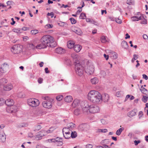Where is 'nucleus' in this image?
<instances>
[{"label": "nucleus", "instance_id": "1", "mask_svg": "<svg viewBox=\"0 0 148 148\" xmlns=\"http://www.w3.org/2000/svg\"><path fill=\"white\" fill-rule=\"evenodd\" d=\"M41 43L37 45L36 48L41 49L46 48L47 46L54 47L56 46L57 44L54 40L53 38L49 35H46L43 36L40 40Z\"/></svg>", "mask_w": 148, "mask_h": 148}, {"label": "nucleus", "instance_id": "2", "mask_svg": "<svg viewBox=\"0 0 148 148\" xmlns=\"http://www.w3.org/2000/svg\"><path fill=\"white\" fill-rule=\"evenodd\" d=\"M88 99L94 103L100 104L102 102V95L100 93L96 90L90 91L88 95Z\"/></svg>", "mask_w": 148, "mask_h": 148}, {"label": "nucleus", "instance_id": "3", "mask_svg": "<svg viewBox=\"0 0 148 148\" xmlns=\"http://www.w3.org/2000/svg\"><path fill=\"white\" fill-rule=\"evenodd\" d=\"M79 63L80 62L79 60H76L74 62V64L75 65V69L77 74L81 76L83 74L84 68Z\"/></svg>", "mask_w": 148, "mask_h": 148}, {"label": "nucleus", "instance_id": "4", "mask_svg": "<svg viewBox=\"0 0 148 148\" xmlns=\"http://www.w3.org/2000/svg\"><path fill=\"white\" fill-rule=\"evenodd\" d=\"M44 98L45 101L42 103L43 106L46 108H51L52 107L53 99L47 97H45Z\"/></svg>", "mask_w": 148, "mask_h": 148}, {"label": "nucleus", "instance_id": "5", "mask_svg": "<svg viewBox=\"0 0 148 148\" xmlns=\"http://www.w3.org/2000/svg\"><path fill=\"white\" fill-rule=\"evenodd\" d=\"M28 104L32 107H36L39 104V102L38 100L36 99H30L27 101Z\"/></svg>", "mask_w": 148, "mask_h": 148}, {"label": "nucleus", "instance_id": "6", "mask_svg": "<svg viewBox=\"0 0 148 148\" xmlns=\"http://www.w3.org/2000/svg\"><path fill=\"white\" fill-rule=\"evenodd\" d=\"M91 113H95L98 112L100 110L99 108L97 105H90L88 109Z\"/></svg>", "mask_w": 148, "mask_h": 148}, {"label": "nucleus", "instance_id": "7", "mask_svg": "<svg viewBox=\"0 0 148 148\" xmlns=\"http://www.w3.org/2000/svg\"><path fill=\"white\" fill-rule=\"evenodd\" d=\"M94 66L91 64H89L85 69V72L88 75L92 74L94 71Z\"/></svg>", "mask_w": 148, "mask_h": 148}, {"label": "nucleus", "instance_id": "8", "mask_svg": "<svg viewBox=\"0 0 148 148\" xmlns=\"http://www.w3.org/2000/svg\"><path fill=\"white\" fill-rule=\"evenodd\" d=\"M90 106L88 102L86 101H82L81 103V106L83 111L84 112L88 111Z\"/></svg>", "mask_w": 148, "mask_h": 148}, {"label": "nucleus", "instance_id": "9", "mask_svg": "<svg viewBox=\"0 0 148 148\" xmlns=\"http://www.w3.org/2000/svg\"><path fill=\"white\" fill-rule=\"evenodd\" d=\"M21 49L20 46L18 45H14L11 49V51L14 54H18L19 53Z\"/></svg>", "mask_w": 148, "mask_h": 148}, {"label": "nucleus", "instance_id": "10", "mask_svg": "<svg viewBox=\"0 0 148 148\" xmlns=\"http://www.w3.org/2000/svg\"><path fill=\"white\" fill-rule=\"evenodd\" d=\"M9 65L6 63H4L2 64L0 69V71L2 73L6 72L8 69Z\"/></svg>", "mask_w": 148, "mask_h": 148}, {"label": "nucleus", "instance_id": "11", "mask_svg": "<svg viewBox=\"0 0 148 148\" xmlns=\"http://www.w3.org/2000/svg\"><path fill=\"white\" fill-rule=\"evenodd\" d=\"M45 135V130H42L38 133V134L36 135V138H38V140H40L42 138V137Z\"/></svg>", "mask_w": 148, "mask_h": 148}, {"label": "nucleus", "instance_id": "12", "mask_svg": "<svg viewBox=\"0 0 148 148\" xmlns=\"http://www.w3.org/2000/svg\"><path fill=\"white\" fill-rule=\"evenodd\" d=\"M6 136L3 131H0V140L2 142H5Z\"/></svg>", "mask_w": 148, "mask_h": 148}, {"label": "nucleus", "instance_id": "13", "mask_svg": "<svg viewBox=\"0 0 148 148\" xmlns=\"http://www.w3.org/2000/svg\"><path fill=\"white\" fill-rule=\"evenodd\" d=\"M143 18H144V17L142 15H140V16H133L131 18L132 20L133 21H138L139 20H142Z\"/></svg>", "mask_w": 148, "mask_h": 148}, {"label": "nucleus", "instance_id": "14", "mask_svg": "<svg viewBox=\"0 0 148 148\" xmlns=\"http://www.w3.org/2000/svg\"><path fill=\"white\" fill-rule=\"evenodd\" d=\"M137 112V110L136 109H134L132 111L129 112L127 114V115L129 117L131 118L135 115Z\"/></svg>", "mask_w": 148, "mask_h": 148}, {"label": "nucleus", "instance_id": "15", "mask_svg": "<svg viewBox=\"0 0 148 148\" xmlns=\"http://www.w3.org/2000/svg\"><path fill=\"white\" fill-rule=\"evenodd\" d=\"M55 51L57 53L62 54L65 53V50L61 47H59L56 49Z\"/></svg>", "mask_w": 148, "mask_h": 148}, {"label": "nucleus", "instance_id": "16", "mask_svg": "<svg viewBox=\"0 0 148 148\" xmlns=\"http://www.w3.org/2000/svg\"><path fill=\"white\" fill-rule=\"evenodd\" d=\"M14 104V101L12 99H9L5 100V104L8 106H12Z\"/></svg>", "mask_w": 148, "mask_h": 148}, {"label": "nucleus", "instance_id": "17", "mask_svg": "<svg viewBox=\"0 0 148 148\" xmlns=\"http://www.w3.org/2000/svg\"><path fill=\"white\" fill-rule=\"evenodd\" d=\"M109 99V97L108 95L107 94H105L102 96V101L104 102H107Z\"/></svg>", "mask_w": 148, "mask_h": 148}, {"label": "nucleus", "instance_id": "18", "mask_svg": "<svg viewBox=\"0 0 148 148\" xmlns=\"http://www.w3.org/2000/svg\"><path fill=\"white\" fill-rule=\"evenodd\" d=\"M82 48L81 45L77 44L74 45L73 47L74 50L77 53L79 52Z\"/></svg>", "mask_w": 148, "mask_h": 148}, {"label": "nucleus", "instance_id": "19", "mask_svg": "<svg viewBox=\"0 0 148 148\" xmlns=\"http://www.w3.org/2000/svg\"><path fill=\"white\" fill-rule=\"evenodd\" d=\"M13 88V86L12 84H9L5 85L4 86V89L5 90L9 91L11 90Z\"/></svg>", "mask_w": 148, "mask_h": 148}, {"label": "nucleus", "instance_id": "20", "mask_svg": "<svg viewBox=\"0 0 148 148\" xmlns=\"http://www.w3.org/2000/svg\"><path fill=\"white\" fill-rule=\"evenodd\" d=\"M10 111L9 112L11 113H15L17 110V107L14 105H12V106H10Z\"/></svg>", "mask_w": 148, "mask_h": 148}, {"label": "nucleus", "instance_id": "21", "mask_svg": "<svg viewBox=\"0 0 148 148\" xmlns=\"http://www.w3.org/2000/svg\"><path fill=\"white\" fill-rule=\"evenodd\" d=\"M75 126V124L72 123H70L67 125V127L68 129L70 130L71 131H72L73 129L74 128Z\"/></svg>", "mask_w": 148, "mask_h": 148}, {"label": "nucleus", "instance_id": "22", "mask_svg": "<svg viewBox=\"0 0 148 148\" xmlns=\"http://www.w3.org/2000/svg\"><path fill=\"white\" fill-rule=\"evenodd\" d=\"M79 103V101L77 99H75L73 101L72 104V106L73 108H75L76 107L78 106Z\"/></svg>", "mask_w": 148, "mask_h": 148}, {"label": "nucleus", "instance_id": "23", "mask_svg": "<svg viewBox=\"0 0 148 148\" xmlns=\"http://www.w3.org/2000/svg\"><path fill=\"white\" fill-rule=\"evenodd\" d=\"M75 43L73 41H69L67 44V46L70 49H71L74 47Z\"/></svg>", "mask_w": 148, "mask_h": 148}, {"label": "nucleus", "instance_id": "24", "mask_svg": "<svg viewBox=\"0 0 148 148\" xmlns=\"http://www.w3.org/2000/svg\"><path fill=\"white\" fill-rule=\"evenodd\" d=\"M65 101L67 102H71L73 100V99L71 96H67L64 98Z\"/></svg>", "mask_w": 148, "mask_h": 148}, {"label": "nucleus", "instance_id": "25", "mask_svg": "<svg viewBox=\"0 0 148 148\" xmlns=\"http://www.w3.org/2000/svg\"><path fill=\"white\" fill-rule=\"evenodd\" d=\"M121 45L122 47L124 49H126L128 47V45L127 42L124 40H123L122 41L121 43Z\"/></svg>", "mask_w": 148, "mask_h": 148}, {"label": "nucleus", "instance_id": "26", "mask_svg": "<svg viewBox=\"0 0 148 148\" xmlns=\"http://www.w3.org/2000/svg\"><path fill=\"white\" fill-rule=\"evenodd\" d=\"M74 31L76 34L79 35H81L82 34V30L79 28H76L74 29Z\"/></svg>", "mask_w": 148, "mask_h": 148}, {"label": "nucleus", "instance_id": "27", "mask_svg": "<svg viewBox=\"0 0 148 148\" xmlns=\"http://www.w3.org/2000/svg\"><path fill=\"white\" fill-rule=\"evenodd\" d=\"M109 143V141L108 139H105L102 140L100 142L101 144L103 146L105 145H108Z\"/></svg>", "mask_w": 148, "mask_h": 148}, {"label": "nucleus", "instance_id": "28", "mask_svg": "<svg viewBox=\"0 0 148 148\" xmlns=\"http://www.w3.org/2000/svg\"><path fill=\"white\" fill-rule=\"evenodd\" d=\"M90 81L91 83L93 84H95L98 82V78L96 77L91 79Z\"/></svg>", "mask_w": 148, "mask_h": 148}, {"label": "nucleus", "instance_id": "29", "mask_svg": "<svg viewBox=\"0 0 148 148\" xmlns=\"http://www.w3.org/2000/svg\"><path fill=\"white\" fill-rule=\"evenodd\" d=\"M28 126V124L26 123H22L21 124L18 125L17 127L19 128L21 127H24Z\"/></svg>", "mask_w": 148, "mask_h": 148}, {"label": "nucleus", "instance_id": "30", "mask_svg": "<svg viewBox=\"0 0 148 148\" xmlns=\"http://www.w3.org/2000/svg\"><path fill=\"white\" fill-rule=\"evenodd\" d=\"M124 130V128L123 127H121L119 129L117 130L116 132V134L118 136L120 135L122 132Z\"/></svg>", "mask_w": 148, "mask_h": 148}, {"label": "nucleus", "instance_id": "31", "mask_svg": "<svg viewBox=\"0 0 148 148\" xmlns=\"http://www.w3.org/2000/svg\"><path fill=\"white\" fill-rule=\"evenodd\" d=\"M71 132V133L70 135L71 137L72 138H75L77 136V132L75 131Z\"/></svg>", "mask_w": 148, "mask_h": 148}, {"label": "nucleus", "instance_id": "32", "mask_svg": "<svg viewBox=\"0 0 148 148\" xmlns=\"http://www.w3.org/2000/svg\"><path fill=\"white\" fill-rule=\"evenodd\" d=\"M140 90L142 93L146 95H148V90L146 88H143V89H140Z\"/></svg>", "mask_w": 148, "mask_h": 148}, {"label": "nucleus", "instance_id": "33", "mask_svg": "<svg viewBox=\"0 0 148 148\" xmlns=\"http://www.w3.org/2000/svg\"><path fill=\"white\" fill-rule=\"evenodd\" d=\"M100 77H105L106 75V73L104 71H101L99 74Z\"/></svg>", "mask_w": 148, "mask_h": 148}, {"label": "nucleus", "instance_id": "34", "mask_svg": "<svg viewBox=\"0 0 148 148\" xmlns=\"http://www.w3.org/2000/svg\"><path fill=\"white\" fill-rule=\"evenodd\" d=\"M65 134H68V136H64V137L65 139H69L71 138L70 134L71 133L70 131H68L64 133Z\"/></svg>", "mask_w": 148, "mask_h": 148}, {"label": "nucleus", "instance_id": "35", "mask_svg": "<svg viewBox=\"0 0 148 148\" xmlns=\"http://www.w3.org/2000/svg\"><path fill=\"white\" fill-rule=\"evenodd\" d=\"M65 63L68 66H70L71 65V62L68 58H66L65 59Z\"/></svg>", "mask_w": 148, "mask_h": 148}, {"label": "nucleus", "instance_id": "36", "mask_svg": "<svg viewBox=\"0 0 148 148\" xmlns=\"http://www.w3.org/2000/svg\"><path fill=\"white\" fill-rule=\"evenodd\" d=\"M148 99V96L147 95L143 96L142 98V101L145 103L147 102Z\"/></svg>", "mask_w": 148, "mask_h": 148}, {"label": "nucleus", "instance_id": "37", "mask_svg": "<svg viewBox=\"0 0 148 148\" xmlns=\"http://www.w3.org/2000/svg\"><path fill=\"white\" fill-rule=\"evenodd\" d=\"M7 80L5 78H2L0 80V83L2 85H3L6 83Z\"/></svg>", "mask_w": 148, "mask_h": 148}, {"label": "nucleus", "instance_id": "38", "mask_svg": "<svg viewBox=\"0 0 148 148\" xmlns=\"http://www.w3.org/2000/svg\"><path fill=\"white\" fill-rule=\"evenodd\" d=\"M25 95L23 92H20L18 95V96L19 98H24L25 97Z\"/></svg>", "mask_w": 148, "mask_h": 148}, {"label": "nucleus", "instance_id": "39", "mask_svg": "<svg viewBox=\"0 0 148 148\" xmlns=\"http://www.w3.org/2000/svg\"><path fill=\"white\" fill-rule=\"evenodd\" d=\"M54 139L55 143L56 142H59L62 141V138H59L58 137L54 138Z\"/></svg>", "mask_w": 148, "mask_h": 148}, {"label": "nucleus", "instance_id": "40", "mask_svg": "<svg viewBox=\"0 0 148 148\" xmlns=\"http://www.w3.org/2000/svg\"><path fill=\"white\" fill-rule=\"evenodd\" d=\"M71 57L73 58V59L75 60V62L76 60H78L77 59V58L78 57V55L77 54H75V53H72L71 55Z\"/></svg>", "mask_w": 148, "mask_h": 148}, {"label": "nucleus", "instance_id": "41", "mask_svg": "<svg viewBox=\"0 0 148 148\" xmlns=\"http://www.w3.org/2000/svg\"><path fill=\"white\" fill-rule=\"evenodd\" d=\"M86 17V14L83 13H82L81 14L79 17L80 19H85Z\"/></svg>", "mask_w": 148, "mask_h": 148}, {"label": "nucleus", "instance_id": "42", "mask_svg": "<svg viewBox=\"0 0 148 148\" xmlns=\"http://www.w3.org/2000/svg\"><path fill=\"white\" fill-rule=\"evenodd\" d=\"M38 31L36 29H33L31 31V33L32 35H35L38 33Z\"/></svg>", "mask_w": 148, "mask_h": 148}, {"label": "nucleus", "instance_id": "43", "mask_svg": "<svg viewBox=\"0 0 148 148\" xmlns=\"http://www.w3.org/2000/svg\"><path fill=\"white\" fill-rule=\"evenodd\" d=\"M21 30V29L20 28H18V29L14 28L12 29V31L13 32L16 33L17 34H18V33H21V32H20V31Z\"/></svg>", "mask_w": 148, "mask_h": 148}, {"label": "nucleus", "instance_id": "44", "mask_svg": "<svg viewBox=\"0 0 148 148\" xmlns=\"http://www.w3.org/2000/svg\"><path fill=\"white\" fill-rule=\"evenodd\" d=\"M41 128V126L40 125H38L35 127V131H37L39 130Z\"/></svg>", "mask_w": 148, "mask_h": 148}, {"label": "nucleus", "instance_id": "45", "mask_svg": "<svg viewBox=\"0 0 148 148\" xmlns=\"http://www.w3.org/2000/svg\"><path fill=\"white\" fill-rule=\"evenodd\" d=\"M63 98V97L62 95H60L57 96L56 99L58 101H60Z\"/></svg>", "mask_w": 148, "mask_h": 148}, {"label": "nucleus", "instance_id": "46", "mask_svg": "<svg viewBox=\"0 0 148 148\" xmlns=\"http://www.w3.org/2000/svg\"><path fill=\"white\" fill-rule=\"evenodd\" d=\"M5 104V100L2 98H0V106L3 105Z\"/></svg>", "mask_w": 148, "mask_h": 148}, {"label": "nucleus", "instance_id": "47", "mask_svg": "<svg viewBox=\"0 0 148 148\" xmlns=\"http://www.w3.org/2000/svg\"><path fill=\"white\" fill-rule=\"evenodd\" d=\"M74 113L75 115H78L80 114V110L77 109L75 110Z\"/></svg>", "mask_w": 148, "mask_h": 148}, {"label": "nucleus", "instance_id": "48", "mask_svg": "<svg viewBox=\"0 0 148 148\" xmlns=\"http://www.w3.org/2000/svg\"><path fill=\"white\" fill-rule=\"evenodd\" d=\"M101 42L103 43H105L106 42V38L105 36H102L101 38Z\"/></svg>", "mask_w": 148, "mask_h": 148}, {"label": "nucleus", "instance_id": "49", "mask_svg": "<svg viewBox=\"0 0 148 148\" xmlns=\"http://www.w3.org/2000/svg\"><path fill=\"white\" fill-rule=\"evenodd\" d=\"M99 132H101L103 133H106L108 132V130L107 129H98Z\"/></svg>", "mask_w": 148, "mask_h": 148}, {"label": "nucleus", "instance_id": "50", "mask_svg": "<svg viewBox=\"0 0 148 148\" xmlns=\"http://www.w3.org/2000/svg\"><path fill=\"white\" fill-rule=\"evenodd\" d=\"M69 20L71 21V23L72 24H75L76 22V21L75 20V19L73 18H71Z\"/></svg>", "mask_w": 148, "mask_h": 148}, {"label": "nucleus", "instance_id": "51", "mask_svg": "<svg viewBox=\"0 0 148 148\" xmlns=\"http://www.w3.org/2000/svg\"><path fill=\"white\" fill-rule=\"evenodd\" d=\"M113 57V58L114 59H116L118 57L117 54L114 52H113L112 53Z\"/></svg>", "mask_w": 148, "mask_h": 148}, {"label": "nucleus", "instance_id": "52", "mask_svg": "<svg viewBox=\"0 0 148 148\" xmlns=\"http://www.w3.org/2000/svg\"><path fill=\"white\" fill-rule=\"evenodd\" d=\"M68 131H70V130H69L67 127L64 128L62 129V132L63 134L64 133V132L65 133L68 132Z\"/></svg>", "mask_w": 148, "mask_h": 148}, {"label": "nucleus", "instance_id": "53", "mask_svg": "<svg viewBox=\"0 0 148 148\" xmlns=\"http://www.w3.org/2000/svg\"><path fill=\"white\" fill-rule=\"evenodd\" d=\"M58 24L60 26L63 27L66 24V23L65 22L60 21L58 23Z\"/></svg>", "mask_w": 148, "mask_h": 148}, {"label": "nucleus", "instance_id": "54", "mask_svg": "<svg viewBox=\"0 0 148 148\" xmlns=\"http://www.w3.org/2000/svg\"><path fill=\"white\" fill-rule=\"evenodd\" d=\"M14 3V2L13 1H8L7 2L6 4H7V5H13V4Z\"/></svg>", "mask_w": 148, "mask_h": 148}, {"label": "nucleus", "instance_id": "55", "mask_svg": "<svg viewBox=\"0 0 148 148\" xmlns=\"http://www.w3.org/2000/svg\"><path fill=\"white\" fill-rule=\"evenodd\" d=\"M143 19V20L140 22V23L142 24H147V20L146 19H145L144 18H143L142 20Z\"/></svg>", "mask_w": 148, "mask_h": 148}, {"label": "nucleus", "instance_id": "56", "mask_svg": "<svg viewBox=\"0 0 148 148\" xmlns=\"http://www.w3.org/2000/svg\"><path fill=\"white\" fill-rule=\"evenodd\" d=\"M46 28H51L53 27V25L51 24H48L45 25Z\"/></svg>", "mask_w": 148, "mask_h": 148}, {"label": "nucleus", "instance_id": "57", "mask_svg": "<svg viewBox=\"0 0 148 148\" xmlns=\"http://www.w3.org/2000/svg\"><path fill=\"white\" fill-rule=\"evenodd\" d=\"M54 13L53 12H52L50 13L48 12L47 14V15L48 16H51V18L54 16Z\"/></svg>", "mask_w": 148, "mask_h": 148}, {"label": "nucleus", "instance_id": "58", "mask_svg": "<svg viewBox=\"0 0 148 148\" xmlns=\"http://www.w3.org/2000/svg\"><path fill=\"white\" fill-rule=\"evenodd\" d=\"M90 23H91L94 24L95 25H97V22L93 19H92L91 20V21H90Z\"/></svg>", "mask_w": 148, "mask_h": 148}, {"label": "nucleus", "instance_id": "59", "mask_svg": "<svg viewBox=\"0 0 148 148\" xmlns=\"http://www.w3.org/2000/svg\"><path fill=\"white\" fill-rule=\"evenodd\" d=\"M115 21L116 23L119 24H121L122 23L121 20L118 18H116Z\"/></svg>", "mask_w": 148, "mask_h": 148}, {"label": "nucleus", "instance_id": "60", "mask_svg": "<svg viewBox=\"0 0 148 148\" xmlns=\"http://www.w3.org/2000/svg\"><path fill=\"white\" fill-rule=\"evenodd\" d=\"M43 79L41 78H39L38 79V81L39 84H41L42 83L43 81Z\"/></svg>", "mask_w": 148, "mask_h": 148}, {"label": "nucleus", "instance_id": "61", "mask_svg": "<svg viewBox=\"0 0 148 148\" xmlns=\"http://www.w3.org/2000/svg\"><path fill=\"white\" fill-rule=\"evenodd\" d=\"M134 143L135 145H137L139 143H140V140H135L134 141Z\"/></svg>", "mask_w": 148, "mask_h": 148}, {"label": "nucleus", "instance_id": "62", "mask_svg": "<svg viewBox=\"0 0 148 148\" xmlns=\"http://www.w3.org/2000/svg\"><path fill=\"white\" fill-rule=\"evenodd\" d=\"M143 115V112L142 111H140L138 113V116L139 118H140Z\"/></svg>", "mask_w": 148, "mask_h": 148}, {"label": "nucleus", "instance_id": "63", "mask_svg": "<svg viewBox=\"0 0 148 148\" xmlns=\"http://www.w3.org/2000/svg\"><path fill=\"white\" fill-rule=\"evenodd\" d=\"M48 140L49 143H55L54 138L49 139Z\"/></svg>", "mask_w": 148, "mask_h": 148}, {"label": "nucleus", "instance_id": "64", "mask_svg": "<svg viewBox=\"0 0 148 148\" xmlns=\"http://www.w3.org/2000/svg\"><path fill=\"white\" fill-rule=\"evenodd\" d=\"M143 78L144 79L146 80H147L148 79V77L145 74H144L143 75Z\"/></svg>", "mask_w": 148, "mask_h": 148}]
</instances>
